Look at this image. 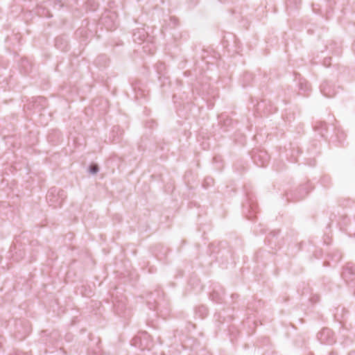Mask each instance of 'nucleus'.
Masks as SVG:
<instances>
[{
  "label": "nucleus",
  "instance_id": "obj_31",
  "mask_svg": "<svg viewBox=\"0 0 355 355\" xmlns=\"http://www.w3.org/2000/svg\"><path fill=\"white\" fill-rule=\"evenodd\" d=\"M248 219H251L252 216H248Z\"/></svg>",
  "mask_w": 355,
  "mask_h": 355
},
{
  "label": "nucleus",
  "instance_id": "obj_20",
  "mask_svg": "<svg viewBox=\"0 0 355 355\" xmlns=\"http://www.w3.org/2000/svg\"><path fill=\"white\" fill-rule=\"evenodd\" d=\"M51 1H53L54 3V8L60 10L64 6V4L62 3V0H51Z\"/></svg>",
  "mask_w": 355,
  "mask_h": 355
},
{
  "label": "nucleus",
  "instance_id": "obj_15",
  "mask_svg": "<svg viewBox=\"0 0 355 355\" xmlns=\"http://www.w3.org/2000/svg\"><path fill=\"white\" fill-rule=\"evenodd\" d=\"M299 89L301 92V94L305 95V93L310 90V85L306 80H300L299 83Z\"/></svg>",
  "mask_w": 355,
  "mask_h": 355
},
{
  "label": "nucleus",
  "instance_id": "obj_21",
  "mask_svg": "<svg viewBox=\"0 0 355 355\" xmlns=\"http://www.w3.org/2000/svg\"><path fill=\"white\" fill-rule=\"evenodd\" d=\"M278 234V232H270L268 237V241L270 242V243H271L272 242V239L276 237Z\"/></svg>",
  "mask_w": 355,
  "mask_h": 355
},
{
  "label": "nucleus",
  "instance_id": "obj_33",
  "mask_svg": "<svg viewBox=\"0 0 355 355\" xmlns=\"http://www.w3.org/2000/svg\"><path fill=\"white\" fill-rule=\"evenodd\" d=\"M40 100L43 101L44 98H40Z\"/></svg>",
  "mask_w": 355,
  "mask_h": 355
},
{
  "label": "nucleus",
  "instance_id": "obj_3",
  "mask_svg": "<svg viewBox=\"0 0 355 355\" xmlns=\"http://www.w3.org/2000/svg\"><path fill=\"white\" fill-rule=\"evenodd\" d=\"M252 158L254 162L260 167L265 166L269 160L268 153L264 150H254Z\"/></svg>",
  "mask_w": 355,
  "mask_h": 355
},
{
  "label": "nucleus",
  "instance_id": "obj_27",
  "mask_svg": "<svg viewBox=\"0 0 355 355\" xmlns=\"http://www.w3.org/2000/svg\"><path fill=\"white\" fill-rule=\"evenodd\" d=\"M327 355H336L334 352H328Z\"/></svg>",
  "mask_w": 355,
  "mask_h": 355
},
{
  "label": "nucleus",
  "instance_id": "obj_26",
  "mask_svg": "<svg viewBox=\"0 0 355 355\" xmlns=\"http://www.w3.org/2000/svg\"><path fill=\"white\" fill-rule=\"evenodd\" d=\"M215 317H217V319H218V320H220V314H218V315H215Z\"/></svg>",
  "mask_w": 355,
  "mask_h": 355
},
{
  "label": "nucleus",
  "instance_id": "obj_23",
  "mask_svg": "<svg viewBox=\"0 0 355 355\" xmlns=\"http://www.w3.org/2000/svg\"><path fill=\"white\" fill-rule=\"evenodd\" d=\"M114 28V24L113 25H110H110L107 26V29H112Z\"/></svg>",
  "mask_w": 355,
  "mask_h": 355
},
{
  "label": "nucleus",
  "instance_id": "obj_12",
  "mask_svg": "<svg viewBox=\"0 0 355 355\" xmlns=\"http://www.w3.org/2000/svg\"><path fill=\"white\" fill-rule=\"evenodd\" d=\"M208 310L206 306L201 305L198 306L195 310V315L200 319L204 318L207 316Z\"/></svg>",
  "mask_w": 355,
  "mask_h": 355
},
{
  "label": "nucleus",
  "instance_id": "obj_8",
  "mask_svg": "<svg viewBox=\"0 0 355 355\" xmlns=\"http://www.w3.org/2000/svg\"><path fill=\"white\" fill-rule=\"evenodd\" d=\"M157 73L159 74V80L162 83V85H164L165 80H168V77L165 76L164 71L166 69V66L162 62H159L155 66Z\"/></svg>",
  "mask_w": 355,
  "mask_h": 355
},
{
  "label": "nucleus",
  "instance_id": "obj_10",
  "mask_svg": "<svg viewBox=\"0 0 355 355\" xmlns=\"http://www.w3.org/2000/svg\"><path fill=\"white\" fill-rule=\"evenodd\" d=\"M19 69L21 73L28 74L31 72L32 65L27 59L23 58L19 63Z\"/></svg>",
  "mask_w": 355,
  "mask_h": 355
},
{
  "label": "nucleus",
  "instance_id": "obj_14",
  "mask_svg": "<svg viewBox=\"0 0 355 355\" xmlns=\"http://www.w3.org/2000/svg\"><path fill=\"white\" fill-rule=\"evenodd\" d=\"M144 45L143 46L144 51L146 53H148L149 54H153L155 52V47L154 44L150 42V38L146 42H144Z\"/></svg>",
  "mask_w": 355,
  "mask_h": 355
},
{
  "label": "nucleus",
  "instance_id": "obj_24",
  "mask_svg": "<svg viewBox=\"0 0 355 355\" xmlns=\"http://www.w3.org/2000/svg\"><path fill=\"white\" fill-rule=\"evenodd\" d=\"M171 21L173 22L174 25L177 23V19L175 18H171Z\"/></svg>",
  "mask_w": 355,
  "mask_h": 355
},
{
  "label": "nucleus",
  "instance_id": "obj_16",
  "mask_svg": "<svg viewBox=\"0 0 355 355\" xmlns=\"http://www.w3.org/2000/svg\"><path fill=\"white\" fill-rule=\"evenodd\" d=\"M314 128L315 130H321V132H320V135H321V136H324L323 135V132H322V130H325L326 128H327V124L326 123L324 122H322V121H320V122H318L315 126H314Z\"/></svg>",
  "mask_w": 355,
  "mask_h": 355
},
{
  "label": "nucleus",
  "instance_id": "obj_11",
  "mask_svg": "<svg viewBox=\"0 0 355 355\" xmlns=\"http://www.w3.org/2000/svg\"><path fill=\"white\" fill-rule=\"evenodd\" d=\"M55 46L61 51H65L68 46V42L64 37H57L55 40Z\"/></svg>",
  "mask_w": 355,
  "mask_h": 355
},
{
  "label": "nucleus",
  "instance_id": "obj_19",
  "mask_svg": "<svg viewBox=\"0 0 355 355\" xmlns=\"http://www.w3.org/2000/svg\"><path fill=\"white\" fill-rule=\"evenodd\" d=\"M98 171H99V168H98V165H96V164H92L89 167V173L93 175L97 173L98 172Z\"/></svg>",
  "mask_w": 355,
  "mask_h": 355
},
{
  "label": "nucleus",
  "instance_id": "obj_17",
  "mask_svg": "<svg viewBox=\"0 0 355 355\" xmlns=\"http://www.w3.org/2000/svg\"><path fill=\"white\" fill-rule=\"evenodd\" d=\"M301 4V0H288V6L297 8Z\"/></svg>",
  "mask_w": 355,
  "mask_h": 355
},
{
  "label": "nucleus",
  "instance_id": "obj_29",
  "mask_svg": "<svg viewBox=\"0 0 355 355\" xmlns=\"http://www.w3.org/2000/svg\"><path fill=\"white\" fill-rule=\"evenodd\" d=\"M328 62H329V60H324V64H327Z\"/></svg>",
  "mask_w": 355,
  "mask_h": 355
},
{
  "label": "nucleus",
  "instance_id": "obj_4",
  "mask_svg": "<svg viewBox=\"0 0 355 355\" xmlns=\"http://www.w3.org/2000/svg\"><path fill=\"white\" fill-rule=\"evenodd\" d=\"M317 337L321 343L332 345L335 343L333 332L329 328L322 329V331L318 334Z\"/></svg>",
  "mask_w": 355,
  "mask_h": 355
},
{
  "label": "nucleus",
  "instance_id": "obj_25",
  "mask_svg": "<svg viewBox=\"0 0 355 355\" xmlns=\"http://www.w3.org/2000/svg\"><path fill=\"white\" fill-rule=\"evenodd\" d=\"M245 78H251V74H250V73H247V74L245 76Z\"/></svg>",
  "mask_w": 355,
  "mask_h": 355
},
{
  "label": "nucleus",
  "instance_id": "obj_9",
  "mask_svg": "<svg viewBox=\"0 0 355 355\" xmlns=\"http://www.w3.org/2000/svg\"><path fill=\"white\" fill-rule=\"evenodd\" d=\"M224 294L225 293L223 289H220V291L214 289L210 294V297L212 301L216 303H222Z\"/></svg>",
  "mask_w": 355,
  "mask_h": 355
},
{
  "label": "nucleus",
  "instance_id": "obj_7",
  "mask_svg": "<svg viewBox=\"0 0 355 355\" xmlns=\"http://www.w3.org/2000/svg\"><path fill=\"white\" fill-rule=\"evenodd\" d=\"M342 277L347 282H355V266L347 264L342 272Z\"/></svg>",
  "mask_w": 355,
  "mask_h": 355
},
{
  "label": "nucleus",
  "instance_id": "obj_6",
  "mask_svg": "<svg viewBox=\"0 0 355 355\" xmlns=\"http://www.w3.org/2000/svg\"><path fill=\"white\" fill-rule=\"evenodd\" d=\"M320 91L322 94L327 97L331 98L336 94L335 86L331 82L325 81L320 85Z\"/></svg>",
  "mask_w": 355,
  "mask_h": 355
},
{
  "label": "nucleus",
  "instance_id": "obj_28",
  "mask_svg": "<svg viewBox=\"0 0 355 355\" xmlns=\"http://www.w3.org/2000/svg\"><path fill=\"white\" fill-rule=\"evenodd\" d=\"M107 18V16H103V18L101 19L102 21H105Z\"/></svg>",
  "mask_w": 355,
  "mask_h": 355
},
{
  "label": "nucleus",
  "instance_id": "obj_18",
  "mask_svg": "<svg viewBox=\"0 0 355 355\" xmlns=\"http://www.w3.org/2000/svg\"><path fill=\"white\" fill-rule=\"evenodd\" d=\"M243 207H244V209L250 208V209L254 212L256 209V205L254 202L249 200L247 202V204L243 205Z\"/></svg>",
  "mask_w": 355,
  "mask_h": 355
},
{
  "label": "nucleus",
  "instance_id": "obj_2",
  "mask_svg": "<svg viewBox=\"0 0 355 355\" xmlns=\"http://www.w3.org/2000/svg\"><path fill=\"white\" fill-rule=\"evenodd\" d=\"M311 187L307 183L302 185L295 193L290 191L286 193L287 201H297L303 199L309 192Z\"/></svg>",
  "mask_w": 355,
  "mask_h": 355
},
{
  "label": "nucleus",
  "instance_id": "obj_1",
  "mask_svg": "<svg viewBox=\"0 0 355 355\" xmlns=\"http://www.w3.org/2000/svg\"><path fill=\"white\" fill-rule=\"evenodd\" d=\"M64 193L62 191L58 190L56 188H51L47 193L46 199L51 203V206L54 207L60 205L64 199Z\"/></svg>",
  "mask_w": 355,
  "mask_h": 355
},
{
  "label": "nucleus",
  "instance_id": "obj_13",
  "mask_svg": "<svg viewBox=\"0 0 355 355\" xmlns=\"http://www.w3.org/2000/svg\"><path fill=\"white\" fill-rule=\"evenodd\" d=\"M115 311L119 315H122L125 308V303L123 300H119L114 303Z\"/></svg>",
  "mask_w": 355,
  "mask_h": 355
},
{
  "label": "nucleus",
  "instance_id": "obj_32",
  "mask_svg": "<svg viewBox=\"0 0 355 355\" xmlns=\"http://www.w3.org/2000/svg\"><path fill=\"white\" fill-rule=\"evenodd\" d=\"M52 15H46V17H51Z\"/></svg>",
  "mask_w": 355,
  "mask_h": 355
},
{
  "label": "nucleus",
  "instance_id": "obj_5",
  "mask_svg": "<svg viewBox=\"0 0 355 355\" xmlns=\"http://www.w3.org/2000/svg\"><path fill=\"white\" fill-rule=\"evenodd\" d=\"M133 40L138 44H142L148 40V33L144 28H137L134 29L132 34Z\"/></svg>",
  "mask_w": 355,
  "mask_h": 355
},
{
  "label": "nucleus",
  "instance_id": "obj_30",
  "mask_svg": "<svg viewBox=\"0 0 355 355\" xmlns=\"http://www.w3.org/2000/svg\"><path fill=\"white\" fill-rule=\"evenodd\" d=\"M328 62H329V60H324V64H327Z\"/></svg>",
  "mask_w": 355,
  "mask_h": 355
},
{
  "label": "nucleus",
  "instance_id": "obj_22",
  "mask_svg": "<svg viewBox=\"0 0 355 355\" xmlns=\"http://www.w3.org/2000/svg\"><path fill=\"white\" fill-rule=\"evenodd\" d=\"M147 303H148V305L150 309H157L156 306L153 305V303L150 300H148L147 302Z\"/></svg>",
  "mask_w": 355,
  "mask_h": 355
}]
</instances>
